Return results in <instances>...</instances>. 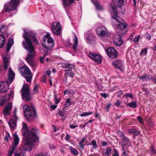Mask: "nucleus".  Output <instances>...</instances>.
<instances>
[{
	"mask_svg": "<svg viewBox=\"0 0 156 156\" xmlns=\"http://www.w3.org/2000/svg\"><path fill=\"white\" fill-rule=\"evenodd\" d=\"M23 37L25 40L22 42L23 47L29 51V54H34V47L32 41L36 44L38 43L37 34L33 32H27L25 31Z\"/></svg>",
	"mask_w": 156,
	"mask_h": 156,
	"instance_id": "f257e3e1",
	"label": "nucleus"
},
{
	"mask_svg": "<svg viewBox=\"0 0 156 156\" xmlns=\"http://www.w3.org/2000/svg\"><path fill=\"white\" fill-rule=\"evenodd\" d=\"M39 131V130L36 128H31L30 135L28 136H25L26 141L23 146L24 150L29 151L32 150L33 144L39 140L37 135Z\"/></svg>",
	"mask_w": 156,
	"mask_h": 156,
	"instance_id": "f03ea898",
	"label": "nucleus"
},
{
	"mask_svg": "<svg viewBox=\"0 0 156 156\" xmlns=\"http://www.w3.org/2000/svg\"><path fill=\"white\" fill-rule=\"evenodd\" d=\"M23 109L25 116L27 121H33L37 117L36 109L33 104H30V106H24Z\"/></svg>",
	"mask_w": 156,
	"mask_h": 156,
	"instance_id": "7ed1b4c3",
	"label": "nucleus"
},
{
	"mask_svg": "<svg viewBox=\"0 0 156 156\" xmlns=\"http://www.w3.org/2000/svg\"><path fill=\"white\" fill-rule=\"evenodd\" d=\"M112 8L114 11V13L112 15L111 19L115 20L119 22V24H117L118 29L121 30H124L127 26L126 23L118 16L116 7L112 6Z\"/></svg>",
	"mask_w": 156,
	"mask_h": 156,
	"instance_id": "20e7f679",
	"label": "nucleus"
},
{
	"mask_svg": "<svg viewBox=\"0 0 156 156\" xmlns=\"http://www.w3.org/2000/svg\"><path fill=\"white\" fill-rule=\"evenodd\" d=\"M20 2V0H11L10 2L5 4L3 11L5 12H12V11L17 9Z\"/></svg>",
	"mask_w": 156,
	"mask_h": 156,
	"instance_id": "39448f33",
	"label": "nucleus"
},
{
	"mask_svg": "<svg viewBox=\"0 0 156 156\" xmlns=\"http://www.w3.org/2000/svg\"><path fill=\"white\" fill-rule=\"evenodd\" d=\"M19 69L20 73L25 78L27 82H31L33 75L30 70L24 66L20 67Z\"/></svg>",
	"mask_w": 156,
	"mask_h": 156,
	"instance_id": "423d86ee",
	"label": "nucleus"
},
{
	"mask_svg": "<svg viewBox=\"0 0 156 156\" xmlns=\"http://www.w3.org/2000/svg\"><path fill=\"white\" fill-rule=\"evenodd\" d=\"M22 96L25 98V100L29 101L30 99L29 87L27 84L24 85L21 89Z\"/></svg>",
	"mask_w": 156,
	"mask_h": 156,
	"instance_id": "0eeeda50",
	"label": "nucleus"
},
{
	"mask_svg": "<svg viewBox=\"0 0 156 156\" xmlns=\"http://www.w3.org/2000/svg\"><path fill=\"white\" fill-rule=\"evenodd\" d=\"M51 28L54 34L58 36L60 34L62 26L59 22H53L51 25Z\"/></svg>",
	"mask_w": 156,
	"mask_h": 156,
	"instance_id": "6e6552de",
	"label": "nucleus"
},
{
	"mask_svg": "<svg viewBox=\"0 0 156 156\" xmlns=\"http://www.w3.org/2000/svg\"><path fill=\"white\" fill-rule=\"evenodd\" d=\"M19 138L18 136L15 134H14V143L12 146L10 148L8 151V156H11L13 154L16 147L18 146L19 142Z\"/></svg>",
	"mask_w": 156,
	"mask_h": 156,
	"instance_id": "1a4fd4ad",
	"label": "nucleus"
},
{
	"mask_svg": "<svg viewBox=\"0 0 156 156\" xmlns=\"http://www.w3.org/2000/svg\"><path fill=\"white\" fill-rule=\"evenodd\" d=\"M106 52L110 58L113 59L117 56L118 53L113 47H108L105 50Z\"/></svg>",
	"mask_w": 156,
	"mask_h": 156,
	"instance_id": "9d476101",
	"label": "nucleus"
},
{
	"mask_svg": "<svg viewBox=\"0 0 156 156\" xmlns=\"http://www.w3.org/2000/svg\"><path fill=\"white\" fill-rule=\"evenodd\" d=\"M46 37L48 38L47 42L48 45L47 46L43 44V46L45 49L47 50H51L53 48L54 43V41L52 38L50 37V34L48 32L47 33L46 35Z\"/></svg>",
	"mask_w": 156,
	"mask_h": 156,
	"instance_id": "9b49d317",
	"label": "nucleus"
},
{
	"mask_svg": "<svg viewBox=\"0 0 156 156\" xmlns=\"http://www.w3.org/2000/svg\"><path fill=\"white\" fill-rule=\"evenodd\" d=\"M88 56L98 64H100L102 62V59L101 56L94 52H90Z\"/></svg>",
	"mask_w": 156,
	"mask_h": 156,
	"instance_id": "f8f14e48",
	"label": "nucleus"
},
{
	"mask_svg": "<svg viewBox=\"0 0 156 156\" xmlns=\"http://www.w3.org/2000/svg\"><path fill=\"white\" fill-rule=\"evenodd\" d=\"M9 85L6 82L4 81L0 82V92L4 93L7 92L9 89Z\"/></svg>",
	"mask_w": 156,
	"mask_h": 156,
	"instance_id": "ddd939ff",
	"label": "nucleus"
},
{
	"mask_svg": "<svg viewBox=\"0 0 156 156\" xmlns=\"http://www.w3.org/2000/svg\"><path fill=\"white\" fill-rule=\"evenodd\" d=\"M35 56V54H28L25 58V60L32 67H34L37 65L36 63L33 61Z\"/></svg>",
	"mask_w": 156,
	"mask_h": 156,
	"instance_id": "4468645a",
	"label": "nucleus"
},
{
	"mask_svg": "<svg viewBox=\"0 0 156 156\" xmlns=\"http://www.w3.org/2000/svg\"><path fill=\"white\" fill-rule=\"evenodd\" d=\"M115 68L119 69L120 71L123 72L124 70L123 62L120 60H116L113 62Z\"/></svg>",
	"mask_w": 156,
	"mask_h": 156,
	"instance_id": "2eb2a0df",
	"label": "nucleus"
},
{
	"mask_svg": "<svg viewBox=\"0 0 156 156\" xmlns=\"http://www.w3.org/2000/svg\"><path fill=\"white\" fill-rule=\"evenodd\" d=\"M98 35L101 37H105L108 33V31L104 27H98L96 31Z\"/></svg>",
	"mask_w": 156,
	"mask_h": 156,
	"instance_id": "dca6fc26",
	"label": "nucleus"
},
{
	"mask_svg": "<svg viewBox=\"0 0 156 156\" xmlns=\"http://www.w3.org/2000/svg\"><path fill=\"white\" fill-rule=\"evenodd\" d=\"M113 41L114 44L117 46H120L123 42V40L120 35H117L114 37Z\"/></svg>",
	"mask_w": 156,
	"mask_h": 156,
	"instance_id": "f3484780",
	"label": "nucleus"
},
{
	"mask_svg": "<svg viewBox=\"0 0 156 156\" xmlns=\"http://www.w3.org/2000/svg\"><path fill=\"white\" fill-rule=\"evenodd\" d=\"M12 108V104L9 102L7 103L5 106L3 110V113L4 115H9V112Z\"/></svg>",
	"mask_w": 156,
	"mask_h": 156,
	"instance_id": "a211bd4d",
	"label": "nucleus"
},
{
	"mask_svg": "<svg viewBox=\"0 0 156 156\" xmlns=\"http://www.w3.org/2000/svg\"><path fill=\"white\" fill-rule=\"evenodd\" d=\"M22 124L23 125L22 134L24 136H28L30 135L31 132H30L28 129L27 126L25 123L23 122Z\"/></svg>",
	"mask_w": 156,
	"mask_h": 156,
	"instance_id": "6ab92c4d",
	"label": "nucleus"
},
{
	"mask_svg": "<svg viewBox=\"0 0 156 156\" xmlns=\"http://www.w3.org/2000/svg\"><path fill=\"white\" fill-rule=\"evenodd\" d=\"M64 8L69 7L75 2V0H62Z\"/></svg>",
	"mask_w": 156,
	"mask_h": 156,
	"instance_id": "aec40b11",
	"label": "nucleus"
},
{
	"mask_svg": "<svg viewBox=\"0 0 156 156\" xmlns=\"http://www.w3.org/2000/svg\"><path fill=\"white\" fill-rule=\"evenodd\" d=\"M7 55L6 54L3 56V67L4 71H6L9 65V59L7 58Z\"/></svg>",
	"mask_w": 156,
	"mask_h": 156,
	"instance_id": "412c9836",
	"label": "nucleus"
},
{
	"mask_svg": "<svg viewBox=\"0 0 156 156\" xmlns=\"http://www.w3.org/2000/svg\"><path fill=\"white\" fill-rule=\"evenodd\" d=\"M112 1L117 8H121L124 3V0H112Z\"/></svg>",
	"mask_w": 156,
	"mask_h": 156,
	"instance_id": "4be33fe9",
	"label": "nucleus"
},
{
	"mask_svg": "<svg viewBox=\"0 0 156 156\" xmlns=\"http://www.w3.org/2000/svg\"><path fill=\"white\" fill-rule=\"evenodd\" d=\"M15 76V73L12 71V69L10 68L9 71V79L11 83L12 82Z\"/></svg>",
	"mask_w": 156,
	"mask_h": 156,
	"instance_id": "5701e85b",
	"label": "nucleus"
},
{
	"mask_svg": "<svg viewBox=\"0 0 156 156\" xmlns=\"http://www.w3.org/2000/svg\"><path fill=\"white\" fill-rule=\"evenodd\" d=\"M92 3L95 5L96 9L98 10H102L103 9V7L100 5V3L97 0H92Z\"/></svg>",
	"mask_w": 156,
	"mask_h": 156,
	"instance_id": "b1692460",
	"label": "nucleus"
},
{
	"mask_svg": "<svg viewBox=\"0 0 156 156\" xmlns=\"http://www.w3.org/2000/svg\"><path fill=\"white\" fill-rule=\"evenodd\" d=\"M107 85V84L104 83H101L100 84H97L96 86L98 90L104 91L105 90L106 88V85Z\"/></svg>",
	"mask_w": 156,
	"mask_h": 156,
	"instance_id": "393cba45",
	"label": "nucleus"
},
{
	"mask_svg": "<svg viewBox=\"0 0 156 156\" xmlns=\"http://www.w3.org/2000/svg\"><path fill=\"white\" fill-rule=\"evenodd\" d=\"M14 96V91L13 90H11L9 94L6 95L3 98L7 101L9 100L10 98H13Z\"/></svg>",
	"mask_w": 156,
	"mask_h": 156,
	"instance_id": "a878e982",
	"label": "nucleus"
},
{
	"mask_svg": "<svg viewBox=\"0 0 156 156\" xmlns=\"http://www.w3.org/2000/svg\"><path fill=\"white\" fill-rule=\"evenodd\" d=\"M5 44V38L2 35H0V48H2Z\"/></svg>",
	"mask_w": 156,
	"mask_h": 156,
	"instance_id": "bb28decb",
	"label": "nucleus"
},
{
	"mask_svg": "<svg viewBox=\"0 0 156 156\" xmlns=\"http://www.w3.org/2000/svg\"><path fill=\"white\" fill-rule=\"evenodd\" d=\"M70 100V98H67L65 103L64 105V107L62 109L63 110H67L68 107L71 105Z\"/></svg>",
	"mask_w": 156,
	"mask_h": 156,
	"instance_id": "cd10ccee",
	"label": "nucleus"
},
{
	"mask_svg": "<svg viewBox=\"0 0 156 156\" xmlns=\"http://www.w3.org/2000/svg\"><path fill=\"white\" fill-rule=\"evenodd\" d=\"M78 39L76 36H75V38L73 40V50L76 51L77 50L76 47L78 45Z\"/></svg>",
	"mask_w": 156,
	"mask_h": 156,
	"instance_id": "c85d7f7f",
	"label": "nucleus"
},
{
	"mask_svg": "<svg viewBox=\"0 0 156 156\" xmlns=\"http://www.w3.org/2000/svg\"><path fill=\"white\" fill-rule=\"evenodd\" d=\"M121 139L122 140V141L124 142V145H127V144L130 143L129 138L125 136L121 138Z\"/></svg>",
	"mask_w": 156,
	"mask_h": 156,
	"instance_id": "c756f323",
	"label": "nucleus"
},
{
	"mask_svg": "<svg viewBox=\"0 0 156 156\" xmlns=\"http://www.w3.org/2000/svg\"><path fill=\"white\" fill-rule=\"evenodd\" d=\"M129 132L130 133H133L134 135L136 136L138 135L140 133V132L138 131L136 129L133 128L129 129Z\"/></svg>",
	"mask_w": 156,
	"mask_h": 156,
	"instance_id": "7c9ffc66",
	"label": "nucleus"
},
{
	"mask_svg": "<svg viewBox=\"0 0 156 156\" xmlns=\"http://www.w3.org/2000/svg\"><path fill=\"white\" fill-rule=\"evenodd\" d=\"M9 124V126L12 128L13 130L14 129V127L16 126V123L14 121L13 119H10Z\"/></svg>",
	"mask_w": 156,
	"mask_h": 156,
	"instance_id": "2f4dec72",
	"label": "nucleus"
},
{
	"mask_svg": "<svg viewBox=\"0 0 156 156\" xmlns=\"http://www.w3.org/2000/svg\"><path fill=\"white\" fill-rule=\"evenodd\" d=\"M126 105L129 107L133 108H135L137 107L136 102V101L132 102L129 103L128 104H126Z\"/></svg>",
	"mask_w": 156,
	"mask_h": 156,
	"instance_id": "473e14b6",
	"label": "nucleus"
},
{
	"mask_svg": "<svg viewBox=\"0 0 156 156\" xmlns=\"http://www.w3.org/2000/svg\"><path fill=\"white\" fill-rule=\"evenodd\" d=\"M86 138L85 137H83L82 140L79 143V146H80V148L82 150L84 149V147L85 146V145L84 144H83V143L85 141Z\"/></svg>",
	"mask_w": 156,
	"mask_h": 156,
	"instance_id": "72a5a7b5",
	"label": "nucleus"
},
{
	"mask_svg": "<svg viewBox=\"0 0 156 156\" xmlns=\"http://www.w3.org/2000/svg\"><path fill=\"white\" fill-rule=\"evenodd\" d=\"M75 92L73 90L69 89V90H65L64 92V95H65L66 94H70L72 95H73L75 94Z\"/></svg>",
	"mask_w": 156,
	"mask_h": 156,
	"instance_id": "f704fd0d",
	"label": "nucleus"
},
{
	"mask_svg": "<svg viewBox=\"0 0 156 156\" xmlns=\"http://www.w3.org/2000/svg\"><path fill=\"white\" fill-rule=\"evenodd\" d=\"M147 48H146L142 49L141 50V52L140 53V55L141 56H145L146 55L147 52Z\"/></svg>",
	"mask_w": 156,
	"mask_h": 156,
	"instance_id": "c9c22d12",
	"label": "nucleus"
},
{
	"mask_svg": "<svg viewBox=\"0 0 156 156\" xmlns=\"http://www.w3.org/2000/svg\"><path fill=\"white\" fill-rule=\"evenodd\" d=\"M91 144L93 145L92 149L96 150L98 147V145L95 140H93L91 142Z\"/></svg>",
	"mask_w": 156,
	"mask_h": 156,
	"instance_id": "e433bc0d",
	"label": "nucleus"
},
{
	"mask_svg": "<svg viewBox=\"0 0 156 156\" xmlns=\"http://www.w3.org/2000/svg\"><path fill=\"white\" fill-rule=\"evenodd\" d=\"M93 113V112H83L81 114H80V115L81 117H85L87 115H92Z\"/></svg>",
	"mask_w": 156,
	"mask_h": 156,
	"instance_id": "4c0bfd02",
	"label": "nucleus"
},
{
	"mask_svg": "<svg viewBox=\"0 0 156 156\" xmlns=\"http://www.w3.org/2000/svg\"><path fill=\"white\" fill-rule=\"evenodd\" d=\"M38 85L37 84H35L33 88V91L34 94H37L38 92Z\"/></svg>",
	"mask_w": 156,
	"mask_h": 156,
	"instance_id": "58836bf2",
	"label": "nucleus"
},
{
	"mask_svg": "<svg viewBox=\"0 0 156 156\" xmlns=\"http://www.w3.org/2000/svg\"><path fill=\"white\" fill-rule=\"evenodd\" d=\"M112 151V149L110 147H108L106 149V151L105 152V155L109 156Z\"/></svg>",
	"mask_w": 156,
	"mask_h": 156,
	"instance_id": "ea45409f",
	"label": "nucleus"
},
{
	"mask_svg": "<svg viewBox=\"0 0 156 156\" xmlns=\"http://www.w3.org/2000/svg\"><path fill=\"white\" fill-rule=\"evenodd\" d=\"M12 46V45H11V44H9V43H7L5 46V48L6 49V51L7 53H8L9 52Z\"/></svg>",
	"mask_w": 156,
	"mask_h": 156,
	"instance_id": "a19ab883",
	"label": "nucleus"
},
{
	"mask_svg": "<svg viewBox=\"0 0 156 156\" xmlns=\"http://www.w3.org/2000/svg\"><path fill=\"white\" fill-rule=\"evenodd\" d=\"M129 97L132 99H133V94L130 93H126L123 96V98H127Z\"/></svg>",
	"mask_w": 156,
	"mask_h": 156,
	"instance_id": "79ce46f5",
	"label": "nucleus"
},
{
	"mask_svg": "<svg viewBox=\"0 0 156 156\" xmlns=\"http://www.w3.org/2000/svg\"><path fill=\"white\" fill-rule=\"evenodd\" d=\"M71 152L73 154L76 155H78L79 154V153L77 150L71 147L70 148Z\"/></svg>",
	"mask_w": 156,
	"mask_h": 156,
	"instance_id": "37998d69",
	"label": "nucleus"
},
{
	"mask_svg": "<svg viewBox=\"0 0 156 156\" xmlns=\"http://www.w3.org/2000/svg\"><path fill=\"white\" fill-rule=\"evenodd\" d=\"M147 76H149V75L147 74L144 75L143 76H139V77L140 78V80H142L143 81L145 80H144L146 79L147 78Z\"/></svg>",
	"mask_w": 156,
	"mask_h": 156,
	"instance_id": "c03bdc74",
	"label": "nucleus"
},
{
	"mask_svg": "<svg viewBox=\"0 0 156 156\" xmlns=\"http://www.w3.org/2000/svg\"><path fill=\"white\" fill-rule=\"evenodd\" d=\"M14 156H24V154L22 152L18 153L16 151H15Z\"/></svg>",
	"mask_w": 156,
	"mask_h": 156,
	"instance_id": "a18cd8bd",
	"label": "nucleus"
},
{
	"mask_svg": "<svg viewBox=\"0 0 156 156\" xmlns=\"http://www.w3.org/2000/svg\"><path fill=\"white\" fill-rule=\"evenodd\" d=\"M122 94V92L121 90H120L118 92H117L115 93L116 96L117 97H120Z\"/></svg>",
	"mask_w": 156,
	"mask_h": 156,
	"instance_id": "49530a36",
	"label": "nucleus"
},
{
	"mask_svg": "<svg viewBox=\"0 0 156 156\" xmlns=\"http://www.w3.org/2000/svg\"><path fill=\"white\" fill-rule=\"evenodd\" d=\"M150 151L152 154H155V152L156 150H155L154 146H152L150 147Z\"/></svg>",
	"mask_w": 156,
	"mask_h": 156,
	"instance_id": "de8ad7c7",
	"label": "nucleus"
},
{
	"mask_svg": "<svg viewBox=\"0 0 156 156\" xmlns=\"http://www.w3.org/2000/svg\"><path fill=\"white\" fill-rule=\"evenodd\" d=\"M137 120L141 124H143L144 122L143 121V119L140 116H138L137 117Z\"/></svg>",
	"mask_w": 156,
	"mask_h": 156,
	"instance_id": "09e8293b",
	"label": "nucleus"
},
{
	"mask_svg": "<svg viewBox=\"0 0 156 156\" xmlns=\"http://www.w3.org/2000/svg\"><path fill=\"white\" fill-rule=\"evenodd\" d=\"M114 153L112 156H119L118 152L116 149H114L113 150Z\"/></svg>",
	"mask_w": 156,
	"mask_h": 156,
	"instance_id": "8fccbe9b",
	"label": "nucleus"
},
{
	"mask_svg": "<svg viewBox=\"0 0 156 156\" xmlns=\"http://www.w3.org/2000/svg\"><path fill=\"white\" fill-rule=\"evenodd\" d=\"M54 98L55 102V104H58L59 102V100H58V97L57 95L55 94L54 95Z\"/></svg>",
	"mask_w": 156,
	"mask_h": 156,
	"instance_id": "3c124183",
	"label": "nucleus"
},
{
	"mask_svg": "<svg viewBox=\"0 0 156 156\" xmlns=\"http://www.w3.org/2000/svg\"><path fill=\"white\" fill-rule=\"evenodd\" d=\"M7 43H9V44H11V45L12 46V44H13L14 43L13 39L9 37L8 39Z\"/></svg>",
	"mask_w": 156,
	"mask_h": 156,
	"instance_id": "603ef678",
	"label": "nucleus"
},
{
	"mask_svg": "<svg viewBox=\"0 0 156 156\" xmlns=\"http://www.w3.org/2000/svg\"><path fill=\"white\" fill-rule=\"evenodd\" d=\"M7 43H9V44H11V45L12 46V44H13L14 43L13 39L9 37L8 39Z\"/></svg>",
	"mask_w": 156,
	"mask_h": 156,
	"instance_id": "864d4df0",
	"label": "nucleus"
},
{
	"mask_svg": "<svg viewBox=\"0 0 156 156\" xmlns=\"http://www.w3.org/2000/svg\"><path fill=\"white\" fill-rule=\"evenodd\" d=\"M6 102L7 101L3 98L1 101H0V105L2 106H3Z\"/></svg>",
	"mask_w": 156,
	"mask_h": 156,
	"instance_id": "5fc2aeb1",
	"label": "nucleus"
},
{
	"mask_svg": "<svg viewBox=\"0 0 156 156\" xmlns=\"http://www.w3.org/2000/svg\"><path fill=\"white\" fill-rule=\"evenodd\" d=\"M121 104V101L119 100H118L114 103V105L116 107H118Z\"/></svg>",
	"mask_w": 156,
	"mask_h": 156,
	"instance_id": "6e6d98bb",
	"label": "nucleus"
},
{
	"mask_svg": "<svg viewBox=\"0 0 156 156\" xmlns=\"http://www.w3.org/2000/svg\"><path fill=\"white\" fill-rule=\"evenodd\" d=\"M111 104L110 103H108L107 105L106 106L105 109H106V111L107 112H108L109 111V108L111 106Z\"/></svg>",
	"mask_w": 156,
	"mask_h": 156,
	"instance_id": "4d7b16f0",
	"label": "nucleus"
},
{
	"mask_svg": "<svg viewBox=\"0 0 156 156\" xmlns=\"http://www.w3.org/2000/svg\"><path fill=\"white\" fill-rule=\"evenodd\" d=\"M118 135L120 137L121 139L124 136L123 133L120 131L118 132Z\"/></svg>",
	"mask_w": 156,
	"mask_h": 156,
	"instance_id": "13d9d810",
	"label": "nucleus"
},
{
	"mask_svg": "<svg viewBox=\"0 0 156 156\" xmlns=\"http://www.w3.org/2000/svg\"><path fill=\"white\" fill-rule=\"evenodd\" d=\"M93 38L94 37L93 36H88L87 38V40L89 42L91 43L92 41H93Z\"/></svg>",
	"mask_w": 156,
	"mask_h": 156,
	"instance_id": "bf43d9fd",
	"label": "nucleus"
},
{
	"mask_svg": "<svg viewBox=\"0 0 156 156\" xmlns=\"http://www.w3.org/2000/svg\"><path fill=\"white\" fill-rule=\"evenodd\" d=\"M101 96L105 98H107L108 96V94L106 93H101L100 94Z\"/></svg>",
	"mask_w": 156,
	"mask_h": 156,
	"instance_id": "052dcab7",
	"label": "nucleus"
},
{
	"mask_svg": "<svg viewBox=\"0 0 156 156\" xmlns=\"http://www.w3.org/2000/svg\"><path fill=\"white\" fill-rule=\"evenodd\" d=\"M140 37V35H138L134 39L133 41L135 42H138L139 41V38Z\"/></svg>",
	"mask_w": 156,
	"mask_h": 156,
	"instance_id": "680f3d73",
	"label": "nucleus"
},
{
	"mask_svg": "<svg viewBox=\"0 0 156 156\" xmlns=\"http://www.w3.org/2000/svg\"><path fill=\"white\" fill-rule=\"evenodd\" d=\"M65 115V112L61 110L59 111V115L61 117H63Z\"/></svg>",
	"mask_w": 156,
	"mask_h": 156,
	"instance_id": "e2e57ef3",
	"label": "nucleus"
},
{
	"mask_svg": "<svg viewBox=\"0 0 156 156\" xmlns=\"http://www.w3.org/2000/svg\"><path fill=\"white\" fill-rule=\"evenodd\" d=\"M35 156H48L47 154L40 153L36 155Z\"/></svg>",
	"mask_w": 156,
	"mask_h": 156,
	"instance_id": "0e129e2a",
	"label": "nucleus"
},
{
	"mask_svg": "<svg viewBox=\"0 0 156 156\" xmlns=\"http://www.w3.org/2000/svg\"><path fill=\"white\" fill-rule=\"evenodd\" d=\"M70 138V137L69 134H67L65 137V139L66 141H68L69 139Z\"/></svg>",
	"mask_w": 156,
	"mask_h": 156,
	"instance_id": "69168bd1",
	"label": "nucleus"
},
{
	"mask_svg": "<svg viewBox=\"0 0 156 156\" xmlns=\"http://www.w3.org/2000/svg\"><path fill=\"white\" fill-rule=\"evenodd\" d=\"M74 68V66L73 65L71 64H70L69 66V67L68 68L69 69H68L69 71H71L72 69Z\"/></svg>",
	"mask_w": 156,
	"mask_h": 156,
	"instance_id": "338daca9",
	"label": "nucleus"
},
{
	"mask_svg": "<svg viewBox=\"0 0 156 156\" xmlns=\"http://www.w3.org/2000/svg\"><path fill=\"white\" fill-rule=\"evenodd\" d=\"M74 68V66L73 65L71 64H70L69 66V67L68 68L69 69H68L69 71H71L72 69Z\"/></svg>",
	"mask_w": 156,
	"mask_h": 156,
	"instance_id": "774afa93",
	"label": "nucleus"
}]
</instances>
